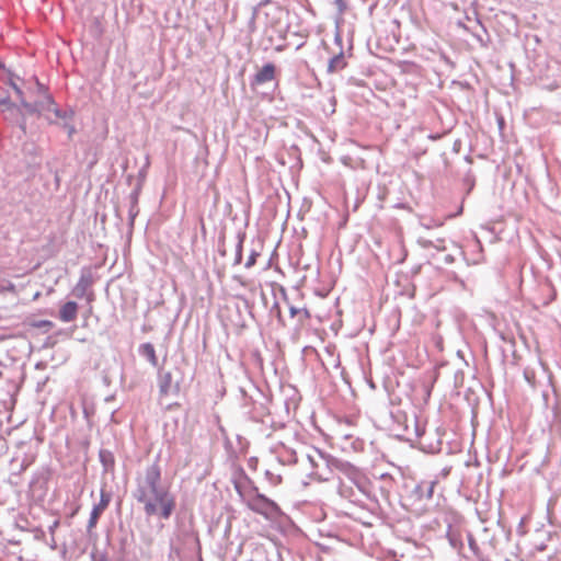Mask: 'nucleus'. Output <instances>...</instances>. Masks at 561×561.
<instances>
[{
  "label": "nucleus",
  "instance_id": "nucleus-1",
  "mask_svg": "<svg viewBox=\"0 0 561 561\" xmlns=\"http://www.w3.org/2000/svg\"><path fill=\"white\" fill-rule=\"evenodd\" d=\"M139 501L145 504V512L147 515L152 516L160 513L161 517L168 519L174 507L175 502L167 491L159 490L154 493L148 494L146 490H140Z\"/></svg>",
  "mask_w": 561,
  "mask_h": 561
},
{
  "label": "nucleus",
  "instance_id": "nucleus-2",
  "mask_svg": "<svg viewBox=\"0 0 561 561\" xmlns=\"http://www.w3.org/2000/svg\"><path fill=\"white\" fill-rule=\"evenodd\" d=\"M310 465L309 476L319 482L329 481L332 477V460L322 454L319 449L312 448L307 455Z\"/></svg>",
  "mask_w": 561,
  "mask_h": 561
},
{
  "label": "nucleus",
  "instance_id": "nucleus-3",
  "mask_svg": "<svg viewBox=\"0 0 561 561\" xmlns=\"http://www.w3.org/2000/svg\"><path fill=\"white\" fill-rule=\"evenodd\" d=\"M248 507L265 517L280 513L279 506L263 494H256L248 500Z\"/></svg>",
  "mask_w": 561,
  "mask_h": 561
},
{
  "label": "nucleus",
  "instance_id": "nucleus-4",
  "mask_svg": "<svg viewBox=\"0 0 561 561\" xmlns=\"http://www.w3.org/2000/svg\"><path fill=\"white\" fill-rule=\"evenodd\" d=\"M161 473L160 468L158 465H152L147 468L146 474H145V483H146V491L148 494L154 493L156 491H159V482H160ZM145 490V488L142 489Z\"/></svg>",
  "mask_w": 561,
  "mask_h": 561
},
{
  "label": "nucleus",
  "instance_id": "nucleus-5",
  "mask_svg": "<svg viewBox=\"0 0 561 561\" xmlns=\"http://www.w3.org/2000/svg\"><path fill=\"white\" fill-rule=\"evenodd\" d=\"M78 316V304L75 301H68L61 306L59 310V319L62 322H71L77 319Z\"/></svg>",
  "mask_w": 561,
  "mask_h": 561
},
{
  "label": "nucleus",
  "instance_id": "nucleus-6",
  "mask_svg": "<svg viewBox=\"0 0 561 561\" xmlns=\"http://www.w3.org/2000/svg\"><path fill=\"white\" fill-rule=\"evenodd\" d=\"M275 78V66L273 64H265L254 76L256 84L270 82Z\"/></svg>",
  "mask_w": 561,
  "mask_h": 561
},
{
  "label": "nucleus",
  "instance_id": "nucleus-7",
  "mask_svg": "<svg viewBox=\"0 0 561 561\" xmlns=\"http://www.w3.org/2000/svg\"><path fill=\"white\" fill-rule=\"evenodd\" d=\"M346 66H347V62L345 60L344 54L340 53L339 55H336L330 59L329 65H328V72L334 73V72L341 71L344 68H346Z\"/></svg>",
  "mask_w": 561,
  "mask_h": 561
},
{
  "label": "nucleus",
  "instance_id": "nucleus-8",
  "mask_svg": "<svg viewBox=\"0 0 561 561\" xmlns=\"http://www.w3.org/2000/svg\"><path fill=\"white\" fill-rule=\"evenodd\" d=\"M289 312L293 318H297L299 323H305L311 317L310 312L306 308H296L291 306L289 308Z\"/></svg>",
  "mask_w": 561,
  "mask_h": 561
},
{
  "label": "nucleus",
  "instance_id": "nucleus-9",
  "mask_svg": "<svg viewBox=\"0 0 561 561\" xmlns=\"http://www.w3.org/2000/svg\"><path fill=\"white\" fill-rule=\"evenodd\" d=\"M172 383V375L171 373L164 374L160 379L159 391L161 396H167L169 393L170 387Z\"/></svg>",
  "mask_w": 561,
  "mask_h": 561
},
{
  "label": "nucleus",
  "instance_id": "nucleus-10",
  "mask_svg": "<svg viewBox=\"0 0 561 561\" xmlns=\"http://www.w3.org/2000/svg\"><path fill=\"white\" fill-rule=\"evenodd\" d=\"M141 353L150 360L151 364H157V355L152 344L146 343L141 346Z\"/></svg>",
  "mask_w": 561,
  "mask_h": 561
},
{
  "label": "nucleus",
  "instance_id": "nucleus-11",
  "mask_svg": "<svg viewBox=\"0 0 561 561\" xmlns=\"http://www.w3.org/2000/svg\"><path fill=\"white\" fill-rule=\"evenodd\" d=\"M101 514L102 512L94 506L90 515L89 528H93L96 525Z\"/></svg>",
  "mask_w": 561,
  "mask_h": 561
},
{
  "label": "nucleus",
  "instance_id": "nucleus-12",
  "mask_svg": "<svg viewBox=\"0 0 561 561\" xmlns=\"http://www.w3.org/2000/svg\"><path fill=\"white\" fill-rule=\"evenodd\" d=\"M435 484H436L435 481H432L427 484V491H426L427 499H431L433 496Z\"/></svg>",
  "mask_w": 561,
  "mask_h": 561
},
{
  "label": "nucleus",
  "instance_id": "nucleus-13",
  "mask_svg": "<svg viewBox=\"0 0 561 561\" xmlns=\"http://www.w3.org/2000/svg\"><path fill=\"white\" fill-rule=\"evenodd\" d=\"M106 506H107V501H105V500H102L98 505H95V507L98 510H100L102 513L106 508Z\"/></svg>",
  "mask_w": 561,
  "mask_h": 561
},
{
  "label": "nucleus",
  "instance_id": "nucleus-14",
  "mask_svg": "<svg viewBox=\"0 0 561 561\" xmlns=\"http://www.w3.org/2000/svg\"><path fill=\"white\" fill-rule=\"evenodd\" d=\"M255 262V257L252 255L245 263L247 267H251Z\"/></svg>",
  "mask_w": 561,
  "mask_h": 561
},
{
  "label": "nucleus",
  "instance_id": "nucleus-15",
  "mask_svg": "<svg viewBox=\"0 0 561 561\" xmlns=\"http://www.w3.org/2000/svg\"><path fill=\"white\" fill-rule=\"evenodd\" d=\"M93 561H106V559L104 557H101L99 559H94Z\"/></svg>",
  "mask_w": 561,
  "mask_h": 561
}]
</instances>
